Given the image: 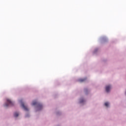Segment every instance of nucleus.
<instances>
[{
	"label": "nucleus",
	"mask_w": 126,
	"mask_h": 126,
	"mask_svg": "<svg viewBox=\"0 0 126 126\" xmlns=\"http://www.w3.org/2000/svg\"><path fill=\"white\" fill-rule=\"evenodd\" d=\"M6 101L7 103L4 104V107H5L6 108H7V107H9V105L10 106H13V105H14V103H13V102H12L10 99H7Z\"/></svg>",
	"instance_id": "1"
},
{
	"label": "nucleus",
	"mask_w": 126,
	"mask_h": 126,
	"mask_svg": "<svg viewBox=\"0 0 126 126\" xmlns=\"http://www.w3.org/2000/svg\"><path fill=\"white\" fill-rule=\"evenodd\" d=\"M20 102L21 103V106L23 108L25 111H29L28 108H27V106H25L24 105V103L22 102V100L20 101Z\"/></svg>",
	"instance_id": "2"
},
{
	"label": "nucleus",
	"mask_w": 126,
	"mask_h": 126,
	"mask_svg": "<svg viewBox=\"0 0 126 126\" xmlns=\"http://www.w3.org/2000/svg\"><path fill=\"white\" fill-rule=\"evenodd\" d=\"M111 88L112 87L111 86V85L106 86L105 87V90L106 92H110V90H111Z\"/></svg>",
	"instance_id": "3"
},
{
	"label": "nucleus",
	"mask_w": 126,
	"mask_h": 126,
	"mask_svg": "<svg viewBox=\"0 0 126 126\" xmlns=\"http://www.w3.org/2000/svg\"><path fill=\"white\" fill-rule=\"evenodd\" d=\"M38 110H41L43 108V106L41 104H39L37 106Z\"/></svg>",
	"instance_id": "4"
},
{
	"label": "nucleus",
	"mask_w": 126,
	"mask_h": 126,
	"mask_svg": "<svg viewBox=\"0 0 126 126\" xmlns=\"http://www.w3.org/2000/svg\"><path fill=\"white\" fill-rule=\"evenodd\" d=\"M14 116L15 118H17V116H19V114L17 112H15L14 114Z\"/></svg>",
	"instance_id": "5"
},
{
	"label": "nucleus",
	"mask_w": 126,
	"mask_h": 126,
	"mask_svg": "<svg viewBox=\"0 0 126 126\" xmlns=\"http://www.w3.org/2000/svg\"><path fill=\"white\" fill-rule=\"evenodd\" d=\"M84 102H85V100L83 99H81L80 100V103H84Z\"/></svg>",
	"instance_id": "6"
},
{
	"label": "nucleus",
	"mask_w": 126,
	"mask_h": 126,
	"mask_svg": "<svg viewBox=\"0 0 126 126\" xmlns=\"http://www.w3.org/2000/svg\"><path fill=\"white\" fill-rule=\"evenodd\" d=\"M32 105V106H35V105H37V101H33Z\"/></svg>",
	"instance_id": "7"
},
{
	"label": "nucleus",
	"mask_w": 126,
	"mask_h": 126,
	"mask_svg": "<svg viewBox=\"0 0 126 126\" xmlns=\"http://www.w3.org/2000/svg\"><path fill=\"white\" fill-rule=\"evenodd\" d=\"M104 105L106 107H108L109 106V102H105L104 103Z\"/></svg>",
	"instance_id": "8"
},
{
	"label": "nucleus",
	"mask_w": 126,
	"mask_h": 126,
	"mask_svg": "<svg viewBox=\"0 0 126 126\" xmlns=\"http://www.w3.org/2000/svg\"><path fill=\"white\" fill-rule=\"evenodd\" d=\"M84 80H79V82H83V81H84Z\"/></svg>",
	"instance_id": "9"
},
{
	"label": "nucleus",
	"mask_w": 126,
	"mask_h": 126,
	"mask_svg": "<svg viewBox=\"0 0 126 126\" xmlns=\"http://www.w3.org/2000/svg\"><path fill=\"white\" fill-rule=\"evenodd\" d=\"M85 92H86L87 91V89H85Z\"/></svg>",
	"instance_id": "10"
}]
</instances>
